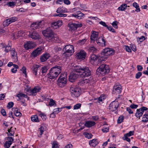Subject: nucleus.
<instances>
[{
    "label": "nucleus",
    "mask_w": 148,
    "mask_h": 148,
    "mask_svg": "<svg viewBox=\"0 0 148 148\" xmlns=\"http://www.w3.org/2000/svg\"><path fill=\"white\" fill-rule=\"evenodd\" d=\"M75 71L79 73V75L82 77H88L91 75V72L88 67H84L77 65L73 68Z\"/></svg>",
    "instance_id": "f257e3e1"
},
{
    "label": "nucleus",
    "mask_w": 148,
    "mask_h": 148,
    "mask_svg": "<svg viewBox=\"0 0 148 148\" xmlns=\"http://www.w3.org/2000/svg\"><path fill=\"white\" fill-rule=\"evenodd\" d=\"M62 67L59 66H56L53 67L49 71L48 74V78L52 79H56L59 74L61 72Z\"/></svg>",
    "instance_id": "f03ea898"
},
{
    "label": "nucleus",
    "mask_w": 148,
    "mask_h": 148,
    "mask_svg": "<svg viewBox=\"0 0 148 148\" xmlns=\"http://www.w3.org/2000/svg\"><path fill=\"white\" fill-rule=\"evenodd\" d=\"M114 50L112 48H106L103 49L99 57V61L102 62L106 61L109 56L114 55Z\"/></svg>",
    "instance_id": "7ed1b4c3"
},
{
    "label": "nucleus",
    "mask_w": 148,
    "mask_h": 148,
    "mask_svg": "<svg viewBox=\"0 0 148 148\" xmlns=\"http://www.w3.org/2000/svg\"><path fill=\"white\" fill-rule=\"evenodd\" d=\"M42 34L49 41L54 42L58 39L57 36H54L53 32L50 28L43 31Z\"/></svg>",
    "instance_id": "20e7f679"
},
{
    "label": "nucleus",
    "mask_w": 148,
    "mask_h": 148,
    "mask_svg": "<svg viewBox=\"0 0 148 148\" xmlns=\"http://www.w3.org/2000/svg\"><path fill=\"white\" fill-rule=\"evenodd\" d=\"M110 70L109 65L102 64L97 69L96 73L98 75L104 76L108 74L110 72Z\"/></svg>",
    "instance_id": "39448f33"
},
{
    "label": "nucleus",
    "mask_w": 148,
    "mask_h": 148,
    "mask_svg": "<svg viewBox=\"0 0 148 148\" xmlns=\"http://www.w3.org/2000/svg\"><path fill=\"white\" fill-rule=\"evenodd\" d=\"M67 74L66 73H62L58 80V84L60 87L62 88L66 84Z\"/></svg>",
    "instance_id": "423d86ee"
},
{
    "label": "nucleus",
    "mask_w": 148,
    "mask_h": 148,
    "mask_svg": "<svg viewBox=\"0 0 148 148\" xmlns=\"http://www.w3.org/2000/svg\"><path fill=\"white\" fill-rule=\"evenodd\" d=\"M63 50L64 51L63 54L66 56H71L74 51L73 46L70 45H66L63 48Z\"/></svg>",
    "instance_id": "0eeeda50"
},
{
    "label": "nucleus",
    "mask_w": 148,
    "mask_h": 148,
    "mask_svg": "<svg viewBox=\"0 0 148 148\" xmlns=\"http://www.w3.org/2000/svg\"><path fill=\"white\" fill-rule=\"evenodd\" d=\"M70 91L73 97H78L80 95L81 90L78 87L72 86L70 88Z\"/></svg>",
    "instance_id": "6e6552de"
},
{
    "label": "nucleus",
    "mask_w": 148,
    "mask_h": 148,
    "mask_svg": "<svg viewBox=\"0 0 148 148\" xmlns=\"http://www.w3.org/2000/svg\"><path fill=\"white\" fill-rule=\"evenodd\" d=\"M81 24H77L75 23L69 22L68 25L69 31L73 32L76 30L77 28L82 27Z\"/></svg>",
    "instance_id": "1a4fd4ad"
},
{
    "label": "nucleus",
    "mask_w": 148,
    "mask_h": 148,
    "mask_svg": "<svg viewBox=\"0 0 148 148\" xmlns=\"http://www.w3.org/2000/svg\"><path fill=\"white\" fill-rule=\"evenodd\" d=\"M119 106V102L114 101L111 102L109 105V109L110 111L114 112L116 110Z\"/></svg>",
    "instance_id": "9d476101"
},
{
    "label": "nucleus",
    "mask_w": 148,
    "mask_h": 148,
    "mask_svg": "<svg viewBox=\"0 0 148 148\" xmlns=\"http://www.w3.org/2000/svg\"><path fill=\"white\" fill-rule=\"evenodd\" d=\"M41 88L39 86H36L32 89L28 90L27 91L29 93V94H28L29 95L35 96L36 95L37 93L39 92Z\"/></svg>",
    "instance_id": "9b49d317"
},
{
    "label": "nucleus",
    "mask_w": 148,
    "mask_h": 148,
    "mask_svg": "<svg viewBox=\"0 0 148 148\" xmlns=\"http://www.w3.org/2000/svg\"><path fill=\"white\" fill-rule=\"evenodd\" d=\"M100 56H98L97 55H96L94 54H91L89 57V60L90 62L92 64H96L95 62L98 60V62L99 63L101 62L99 61V59Z\"/></svg>",
    "instance_id": "f8f14e48"
},
{
    "label": "nucleus",
    "mask_w": 148,
    "mask_h": 148,
    "mask_svg": "<svg viewBox=\"0 0 148 148\" xmlns=\"http://www.w3.org/2000/svg\"><path fill=\"white\" fill-rule=\"evenodd\" d=\"M17 20L16 17H12L6 19L3 22V25L4 27L8 26L11 23L14 22Z\"/></svg>",
    "instance_id": "ddd939ff"
},
{
    "label": "nucleus",
    "mask_w": 148,
    "mask_h": 148,
    "mask_svg": "<svg viewBox=\"0 0 148 148\" xmlns=\"http://www.w3.org/2000/svg\"><path fill=\"white\" fill-rule=\"evenodd\" d=\"M86 55V53L84 51L81 50L76 55V56L77 58L84 60L85 59Z\"/></svg>",
    "instance_id": "4468645a"
},
{
    "label": "nucleus",
    "mask_w": 148,
    "mask_h": 148,
    "mask_svg": "<svg viewBox=\"0 0 148 148\" xmlns=\"http://www.w3.org/2000/svg\"><path fill=\"white\" fill-rule=\"evenodd\" d=\"M39 36L38 33L35 31L29 32L28 35L29 37L34 40L38 39L39 38Z\"/></svg>",
    "instance_id": "2eb2a0df"
},
{
    "label": "nucleus",
    "mask_w": 148,
    "mask_h": 148,
    "mask_svg": "<svg viewBox=\"0 0 148 148\" xmlns=\"http://www.w3.org/2000/svg\"><path fill=\"white\" fill-rule=\"evenodd\" d=\"M79 75L75 73H71L69 76V81L71 82H73L75 79L79 77Z\"/></svg>",
    "instance_id": "dca6fc26"
},
{
    "label": "nucleus",
    "mask_w": 148,
    "mask_h": 148,
    "mask_svg": "<svg viewBox=\"0 0 148 148\" xmlns=\"http://www.w3.org/2000/svg\"><path fill=\"white\" fill-rule=\"evenodd\" d=\"M10 52L13 60L15 62H17L18 60L17 53L15 49L12 48L10 50Z\"/></svg>",
    "instance_id": "f3484780"
},
{
    "label": "nucleus",
    "mask_w": 148,
    "mask_h": 148,
    "mask_svg": "<svg viewBox=\"0 0 148 148\" xmlns=\"http://www.w3.org/2000/svg\"><path fill=\"white\" fill-rule=\"evenodd\" d=\"M97 42L98 45L102 46H105L106 45V41L102 36L99 38Z\"/></svg>",
    "instance_id": "a211bd4d"
},
{
    "label": "nucleus",
    "mask_w": 148,
    "mask_h": 148,
    "mask_svg": "<svg viewBox=\"0 0 148 148\" xmlns=\"http://www.w3.org/2000/svg\"><path fill=\"white\" fill-rule=\"evenodd\" d=\"M34 45V43L32 42L29 41L25 44L24 46V48L26 50H28L29 49L33 48Z\"/></svg>",
    "instance_id": "6ab92c4d"
},
{
    "label": "nucleus",
    "mask_w": 148,
    "mask_h": 148,
    "mask_svg": "<svg viewBox=\"0 0 148 148\" xmlns=\"http://www.w3.org/2000/svg\"><path fill=\"white\" fill-rule=\"evenodd\" d=\"M91 33L92 34L90 36V41L91 42H93L95 39H96L97 38L99 34L98 32L94 31H92Z\"/></svg>",
    "instance_id": "aec40b11"
},
{
    "label": "nucleus",
    "mask_w": 148,
    "mask_h": 148,
    "mask_svg": "<svg viewBox=\"0 0 148 148\" xmlns=\"http://www.w3.org/2000/svg\"><path fill=\"white\" fill-rule=\"evenodd\" d=\"M7 140L8 141L5 142L4 144V146L6 148H8L10 147L12 143V142L13 141L14 139L11 137H8Z\"/></svg>",
    "instance_id": "412c9836"
},
{
    "label": "nucleus",
    "mask_w": 148,
    "mask_h": 148,
    "mask_svg": "<svg viewBox=\"0 0 148 148\" xmlns=\"http://www.w3.org/2000/svg\"><path fill=\"white\" fill-rule=\"evenodd\" d=\"M42 50L41 48H38L33 51L31 55L34 57H36L40 54Z\"/></svg>",
    "instance_id": "4be33fe9"
},
{
    "label": "nucleus",
    "mask_w": 148,
    "mask_h": 148,
    "mask_svg": "<svg viewBox=\"0 0 148 148\" xmlns=\"http://www.w3.org/2000/svg\"><path fill=\"white\" fill-rule=\"evenodd\" d=\"M50 57V55L49 53H45L42 55L40 58L41 62H44L46 61Z\"/></svg>",
    "instance_id": "5701e85b"
},
{
    "label": "nucleus",
    "mask_w": 148,
    "mask_h": 148,
    "mask_svg": "<svg viewBox=\"0 0 148 148\" xmlns=\"http://www.w3.org/2000/svg\"><path fill=\"white\" fill-rule=\"evenodd\" d=\"M122 88L121 85H115L113 87V91L118 93H120L121 92Z\"/></svg>",
    "instance_id": "b1692460"
},
{
    "label": "nucleus",
    "mask_w": 148,
    "mask_h": 148,
    "mask_svg": "<svg viewBox=\"0 0 148 148\" xmlns=\"http://www.w3.org/2000/svg\"><path fill=\"white\" fill-rule=\"evenodd\" d=\"M96 124L95 123L92 121H87L84 124V125L86 127H90L93 126Z\"/></svg>",
    "instance_id": "393cba45"
},
{
    "label": "nucleus",
    "mask_w": 148,
    "mask_h": 148,
    "mask_svg": "<svg viewBox=\"0 0 148 148\" xmlns=\"http://www.w3.org/2000/svg\"><path fill=\"white\" fill-rule=\"evenodd\" d=\"M41 22H37L32 23L31 25V27L33 29H35L39 28V25Z\"/></svg>",
    "instance_id": "a878e982"
},
{
    "label": "nucleus",
    "mask_w": 148,
    "mask_h": 148,
    "mask_svg": "<svg viewBox=\"0 0 148 148\" xmlns=\"http://www.w3.org/2000/svg\"><path fill=\"white\" fill-rule=\"evenodd\" d=\"M99 143L96 139H94L90 140L89 142V144L90 146L93 147H96Z\"/></svg>",
    "instance_id": "bb28decb"
},
{
    "label": "nucleus",
    "mask_w": 148,
    "mask_h": 148,
    "mask_svg": "<svg viewBox=\"0 0 148 148\" xmlns=\"http://www.w3.org/2000/svg\"><path fill=\"white\" fill-rule=\"evenodd\" d=\"M40 67L39 65L35 64L33 66L32 71L33 73L35 75H36L37 74V72L38 70V68Z\"/></svg>",
    "instance_id": "cd10ccee"
},
{
    "label": "nucleus",
    "mask_w": 148,
    "mask_h": 148,
    "mask_svg": "<svg viewBox=\"0 0 148 148\" xmlns=\"http://www.w3.org/2000/svg\"><path fill=\"white\" fill-rule=\"evenodd\" d=\"M31 121L33 122H39L40 121L38 116L37 115H34L32 116L31 118Z\"/></svg>",
    "instance_id": "c85d7f7f"
},
{
    "label": "nucleus",
    "mask_w": 148,
    "mask_h": 148,
    "mask_svg": "<svg viewBox=\"0 0 148 148\" xmlns=\"http://www.w3.org/2000/svg\"><path fill=\"white\" fill-rule=\"evenodd\" d=\"M46 127L44 124H42L40 127L39 128V130L40 132V135H41L43 134L45 130Z\"/></svg>",
    "instance_id": "c756f323"
},
{
    "label": "nucleus",
    "mask_w": 148,
    "mask_h": 148,
    "mask_svg": "<svg viewBox=\"0 0 148 148\" xmlns=\"http://www.w3.org/2000/svg\"><path fill=\"white\" fill-rule=\"evenodd\" d=\"M143 113L140 110L137 109L136 112L135 114V116L137 117L140 119V117L142 116Z\"/></svg>",
    "instance_id": "7c9ffc66"
},
{
    "label": "nucleus",
    "mask_w": 148,
    "mask_h": 148,
    "mask_svg": "<svg viewBox=\"0 0 148 148\" xmlns=\"http://www.w3.org/2000/svg\"><path fill=\"white\" fill-rule=\"evenodd\" d=\"M12 110L14 111V114L15 116H21V114L20 112L18 111V109L17 108H13Z\"/></svg>",
    "instance_id": "2f4dec72"
},
{
    "label": "nucleus",
    "mask_w": 148,
    "mask_h": 148,
    "mask_svg": "<svg viewBox=\"0 0 148 148\" xmlns=\"http://www.w3.org/2000/svg\"><path fill=\"white\" fill-rule=\"evenodd\" d=\"M133 6L136 8V9L135 10V11L136 12H140V8L138 4L136 2H134L133 3Z\"/></svg>",
    "instance_id": "473e14b6"
},
{
    "label": "nucleus",
    "mask_w": 148,
    "mask_h": 148,
    "mask_svg": "<svg viewBox=\"0 0 148 148\" xmlns=\"http://www.w3.org/2000/svg\"><path fill=\"white\" fill-rule=\"evenodd\" d=\"M127 5L126 4H122L118 8L119 10L123 11L126 9Z\"/></svg>",
    "instance_id": "72a5a7b5"
},
{
    "label": "nucleus",
    "mask_w": 148,
    "mask_h": 148,
    "mask_svg": "<svg viewBox=\"0 0 148 148\" xmlns=\"http://www.w3.org/2000/svg\"><path fill=\"white\" fill-rule=\"evenodd\" d=\"M38 114L43 121L47 119L46 115L45 114L42 113L41 112H38Z\"/></svg>",
    "instance_id": "f704fd0d"
},
{
    "label": "nucleus",
    "mask_w": 148,
    "mask_h": 148,
    "mask_svg": "<svg viewBox=\"0 0 148 148\" xmlns=\"http://www.w3.org/2000/svg\"><path fill=\"white\" fill-rule=\"evenodd\" d=\"M143 119L142 121L143 122H146L148 121V114H145L143 115Z\"/></svg>",
    "instance_id": "c9c22d12"
},
{
    "label": "nucleus",
    "mask_w": 148,
    "mask_h": 148,
    "mask_svg": "<svg viewBox=\"0 0 148 148\" xmlns=\"http://www.w3.org/2000/svg\"><path fill=\"white\" fill-rule=\"evenodd\" d=\"M124 119V116H121L119 117L117 120V123L120 124L123 122Z\"/></svg>",
    "instance_id": "e433bc0d"
},
{
    "label": "nucleus",
    "mask_w": 148,
    "mask_h": 148,
    "mask_svg": "<svg viewBox=\"0 0 148 148\" xmlns=\"http://www.w3.org/2000/svg\"><path fill=\"white\" fill-rule=\"evenodd\" d=\"M16 96L18 98H21L22 99V98L23 97L27 98V95L24 94L20 93L17 94Z\"/></svg>",
    "instance_id": "4c0bfd02"
},
{
    "label": "nucleus",
    "mask_w": 148,
    "mask_h": 148,
    "mask_svg": "<svg viewBox=\"0 0 148 148\" xmlns=\"http://www.w3.org/2000/svg\"><path fill=\"white\" fill-rule=\"evenodd\" d=\"M47 70L48 69L47 66L42 67L41 69V73L43 75H44L47 72Z\"/></svg>",
    "instance_id": "58836bf2"
},
{
    "label": "nucleus",
    "mask_w": 148,
    "mask_h": 148,
    "mask_svg": "<svg viewBox=\"0 0 148 148\" xmlns=\"http://www.w3.org/2000/svg\"><path fill=\"white\" fill-rule=\"evenodd\" d=\"M14 68L11 69V71L12 73H15L17 71V69L18 68V66L17 65H14Z\"/></svg>",
    "instance_id": "ea45409f"
},
{
    "label": "nucleus",
    "mask_w": 148,
    "mask_h": 148,
    "mask_svg": "<svg viewBox=\"0 0 148 148\" xmlns=\"http://www.w3.org/2000/svg\"><path fill=\"white\" fill-rule=\"evenodd\" d=\"M49 105L50 106H52L56 105L54 101L52 99H50V101L49 103Z\"/></svg>",
    "instance_id": "a19ab883"
},
{
    "label": "nucleus",
    "mask_w": 148,
    "mask_h": 148,
    "mask_svg": "<svg viewBox=\"0 0 148 148\" xmlns=\"http://www.w3.org/2000/svg\"><path fill=\"white\" fill-rule=\"evenodd\" d=\"M62 108H57L54 109L53 110V112L55 114H57L59 112H60L62 111Z\"/></svg>",
    "instance_id": "79ce46f5"
},
{
    "label": "nucleus",
    "mask_w": 148,
    "mask_h": 148,
    "mask_svg": "<svg viewBox=\"0 0 148 148\" xmlns=\"http://www.w3.org/2000/svg\"><path fill=\"white\" fill-rule=\"evenodd\" d=\"M89 51L90 52L95 53L97 50V49L94 47H91L89 48Z\"/></svg>",
    "instance_id": "37998d69"
},
{
    "label": "nucleus",
    "mask_w": 148,
    "mask_h": 148,
    "mask_svg": "<svg viewBox=\"0 0 148 148\" xmlns=\"http://www.w3.org/2000/svg\"><path fill=\"white\" fill-rule=\"evenodd\" d=\"M57 22L53 21L51 23V27H52L54 29H56L58 27H57Z\"/></svg>",
    "instance_id": "c03bdc74"
},
{
    "label": "nucleus",
    "mask_w": 148,
    "mask_h": 148,
    "mask_svg": "<svg viewBox=\"0 0 148 148\" xmlns=\"http://www.w3.org/2000/svg\"><path fill=\"white\" fill-rule=\"evenodd\" d=\"M81 106V104L80 103H77L74 106L73 109L74 110H77Z\"/></svg>",
    "instance_id": "a18cd8bd"
},
{
    "label": "nucleus",
    "mask_w": 148,
    "mask_h": 148,
    "mask_svg": "<svg viewBox=\"0 0 148 148\" xmlns=\"http://www.w3.org/2000/svg\"><path fill=\"white\" fill-rule=\"evenodd\" d=\"M85 136L86 138L90 139L92 137V135L90 133H87L85 134Z\"/></svg>",
    "instance_id": "49530a36"
},
{
    "label": "nucleus",
    "mask_w": 148,
    "mask_h": 148,
    "mask_svg": "<svg viewBox=\"0 0 148 148\" xmlns=\"http://www.w3.org/2000/svg\"><path fill=\"white\" fill-rule=\"evenodd\" d=\"M14 103L12 102H10L8 103L7 107L8 108L10 109L14 105Z\"/></svg>",
    "instance_id": "de8ad7c7"
},
{
    "label": "nucleus",
    "mask_w": 148,
    "mask_h": 148,
    "mask_svg": "<svg viewBox=\"0 0 148 148\" xmlns=\"http://www.w3.org/2000/svg\"><path fill=\"white\" fill-rule=\"evenodd\" d=\"M130 47L133 51H136V47L134 45L131 44L130 45Z\"/></svg>",
    "instance_id": "09e8293b"
},
{
    "label": "nucleus",
    "mask_w": 148,
    "mask_h": 148,
    "mask_svg": "<svg viewBox=\"0 0 148 148\" xmlns=\"http://www.w3.org/2000/svg\"><path fill=\"white\" fill-rule=\"evenodd\" d=\"M52 148H59L57 142H54L52 144Z\"/></svg>",
    "instance_id": "8fccbe9b"
},
{
    "label": "nucleus",
    "mask_w": 148,
    "mask_h": 148,
    "mask_svg": "<svg viewBox=\"0 0 148 148\" xmlns=\"http://www.w3.org/2000/svg\"><path fill=\"white\" fill-rule=\"evenodd\" d=\"M56 22H57V27L58 28L60 27L62 25L63 22L62 20H59Z\"/></svg>",
    "instance_id": "3c124183"
},
{
    "label": "nucleus",
    "mask_w": 148,
    "mask_h": 148,
    "mask_svg": "<svg viewBox=\"0 0 148 148\" xmlns=\"http://www.w3.org/2000/svg\"><path fill=\"white\" fill-rule=\"evenodd\" d=\"M142 75V73L140 72H138L136 74L135 77L136 79H138Z\"/></svg>",
    "instance_id": "603ef678"
},
{
    "label": "nucleus",
    "mask_w": 148,
    "mask_h": 148,
    "mask_svg": "<svg viewBox=\"0 0 148 148\" xmlns=\"http://www.w3.org/2000/svg\"><path fill=\"white\" fill-rule=\"evenodd\" d=\"M7 5L9 6L13 7L15 5V3L14 2H10L8 3Z\"/></svg>",
    "instance_id": "864d4df0"
},
{
    "label": "nucleus",
    "mask_w": 148,
    "mask_h": 148,
    "mask_svg": "<svg viewBox=\"0 0 148 148\" xmlns=\"http://www.w3.org/2000/svg\"><path fill=\"white\" fill-rule=\"evenodd\" d=\"M117 23L118 22L117 21H114L112 23V25L114 28L117 29Z\"/></svg>",
    "instance_id": "5fc2aeb1"
},
{
    "label": "nucleus",
    "mask_w": 148,
    "mask_h": 148,
    "mask_svg": "<svg viewBox=\"0 0 148 148\" xmlns=\"http://www.w3.org/2000/svg\"><path fill=\"white\" fill-rule=\"evenodd\" d=\"M11 47L10 46L7 45L5 48V51L6 52H8L9 51H10Z\"/></svg>",
    "instance_id": "6e6d98bb"
},
{
    "label": "nucleus",
    "mask_w": 148,
    "mask_h": 148,
    "mask_svg": "<svg viewBox=\"0 0 148 148\" xmlns=\"http://www.w3.org/2000/svg\"><path fill=\"white\" fill-rule=\"evenodd\" d=\"M77 13V18L79 19H81L82 17L84 16V14L81 13L80 12H78Z\"/></svg>",
    "instance_id": "4d7b16f0"
},
{
    "label": "nucleus",
    "mask_w": 148,
    "mask_h": 148,
    "mask_svg": "<svg viewBox=\"0 0 148 148\" xmlns=\"http://www.w3.org/2000/svg\"><path fill=\"white\" fill-rule=\"evenodd\" d=\"M61 8H59L57 10L56 12L57 13L60 14L63 12V10Z\"/></svg>",
    "instance_id": "13d9d810"
},
{
    "label": "nucleus",
    "mask_w": 148,
    "mask_h": 148,
    "mask_svg": "<svg viewBox=\"0 0 148 148\" xmlns=\"http://www.w3.org/2000/svg\"><path fill=\"white\" fill-rule=\"evenodd\" d=\"M107 28L110 31H111L113 32H115V30L112 27V26H107Z\"/></svg>",
    "instance_id": "bf43d9fd"
},
{
    "label": "nucleus",
    "mask_w": 148,
    "mask_h": 148,
    "mask_svg": "<svg viewBox=\"0 0 148 148\" xmlns=\"http://www.w3.org/2000/svg\"><path fill=\"white\" fill-rule=\"evenodd\" d=\"M138 107V105L134 103L132 104L130 106V107L132 109H136Z\"/></svg>",
    "instance_id": "052dcab7"
},
{
    "label": "nucleus",
    "mask_w": 148,
    "mask_h": 148,
    "mask_svg": "<svg viewBox=\"0 0 148 148\" xmlns=\"http://www.w3.org/2000/svg\"><path fill=\"white\" fill-rule=\"evenodd\" d=\"M21 70L22 71L23 73L25 74V75H26V70L25 67L24 66L23 67L22 69H21Z\"/></svg>",
    "instance_id": "680f3d73"
},
{
    "label": "nucleus",
    "mask_w": 148,
    "mask_h": 148,
    "mask_svg": "<svg viewBox=\"0 0 148 148\" xmlns=\"http://www.w3.org/2000/svg\"><path fill=\"white\" fill-rule=\"evenodd\" d=\"M139 109L143 113L144 111L147 110L148 108L145 107L143 106L142 108H140Z\"/></svg>",
    "instance_id": "e2e57ef3"
},
{
    "label": "nucleus",
    "mask_w": 148,
    "mask_h": 148,
    "mask_svg": "<svg viewBox=\"0 0 148 148\" xmlns=\"http://www.w3.org/2000/svg\"><path fill=\"white\" fill-rule=\"evenodd\" d=\"M109 128H104L101 130L104 133H107L109 131Z\"/></svg>",
    "instance_id": "0e129e2a"
},
{
    "label": "nucleus",
    "mask_w": 148,
    "mask_h": 148,
    "mask_svg": "<svg viewBox=\"0 0 148 148\" xmlns=\"http://www.w3.org/2000/svg\"><path fill=\"white\" fill-rule=\"evenodd\" d=\"M134 131H130L128 133H127L126 134L129 136H130L132 135H133L134 134Z\"/></svg>",
    "instance_id": "69168bd1"
},
{
    "label": "nucleus",
    "mask_w": 148,
    "mask_h": 148,
    "mask_svg": "<svg viewBox=\"0 0 148 148\" xmlns=\"http://www.w3.org/2000/svg\"><path fill=\"white\" fill-rule=\"evenodd\" d=\"M125 49L126 50L127 52H131V50L129 46H125Z\"/></svg>",
    "instance_id": "338daca9"
},
{
    "label": "nucleus",
    "mask_w": 148,
    "mask_h": 148,
    "mask_svg": "<svg viewBox=\"0 0 148 148\" xmlns=\"http://www.w3.org/2000/svg\"><path fill=\"white\" fill-rule=\"evenodd\" d=\"M64 148H72V145L71 144H69L66 145Z\"/></svg>",
    "instance_id": "774afa93"
}]
</instances>
